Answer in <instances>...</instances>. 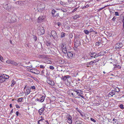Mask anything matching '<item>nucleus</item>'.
I'll return each mask as SVG.
<instances>
[{
	"label": "nucleus",
	"instance_id": "4468645a",
	"mask_svg": "<svg viewBox=\"0 0 124 124\" xmlns=\"http://www.w3.org/2000/svg\"><path fill=\"white\" fill-rule=\"evenodd\" d=\"M74 91L77 93V94L78 96H79L81 94H82V91L80 90H74Z\"/></svg>",
	"mask_w": 124,
	"mask_h": 124
},
{
	"label": "nucleus",
	"instance_id": "79ce46f5",
	"mask_svg": "<svg viewBox=\"0 0 124 124\" xmlns=\"http://www.w3.org/2000/svg\"><path fill=\"white\" fill-rule=\"evenodd\" d=\"M60 4L62 5H64L65 4V3L63 2L62 1H60Z\"/></svg>",
	"mask_w": 124,
	"mask_h": 124
},
{
	"label": "nucleus",
	"instance_id": "a211bd4d",
	"mask_svg": "<svg viewBox=\"0 0 124 124\" xmlns=\"http://www.w3.org/2000/svg\"><path fill=\"white\" fill-rule=\"evenodd\" d=\"M56 12V11L54 9H53L52 10L51 13L52 16L54 17H56V16H55V15L54 14Z\"/></svg>",
	"mask_w": 124,
	"mask_h": 124
},
{
	"label": "nucleus",
	"instance_id": "de8ad7c7",
	"mask_svg": "<svg viewBox=\"0 0 124 124\" xmlns=\"http://www.w3.org/2000/svg\"><path fill=\"white\" fill-rule=\"evenodd\" d=\"M91 120L94 122H96V121L94 119H93V118H91Z\"/></svg>",
	"mask_w": 124,
	"mask_h": 124
},
{
	"label": "nucleus",
	"instance_id": "72a5a7b5",
	"mask_svg": "<svg viewBox=\"0 0 124 124\" xmlns=\"http://www.w3.org/2000/svg\"><path fill=\"white\" fill-rule=\"evenodd\" d=\"M75 123L76 124H79L80 123V121L79 120H77L75 121Z\"/></svg>",
	"mask_w": 124,
	"mask_h": 124
},
{
	"label": "nucleus",
	"instance_id": "a878e982",
	"mask_svg": "<svg viewBox=\"0 0 124 124\" xmlns=\"http://www.w3.org/2000/svg\"><path fill=\"white\" fill-rule=\"evenodd\" d=\"M103 53H102V52H101L97 54H96V57H97L100 56L102 55H103Z\"/></svg>",
	"mask_w": 124,
	"mask_h": 124
},
{
	"label": "nucleus",
	"instance_id": "39448f33",
	"mask_svg": "<svg viewBox=\"0 0 124 124\" xmlns=\"http://www.w3.org/2000/svg\"><path fill=\"white\" fill-rule=\"evenodd\" d=\"M16 16L15 15H14L13 17H11V16H10V17L9 18L8 22L9 23H14L16 22Z\"/></svg>",
	"mask_w": 124,
	"mask_h": 124
},
{
	"label": "nucleus",
	"instance_id": "9d476101",
	"mask_svg": "<svg viewBox=\"0 0 124 124\" xmlns=\"http://www.w3.org/2000/svg\"><path fill=\"white\" fill-rule=\"evenodd\" d=\"M74 54H73V52H68V56L70 58H73V56H74Z\"/></svg>",
	"mask_w": 124,
	"mask_h": 124
},
{
	"label": "nucleus",
	"instance_id": "4d7b16f0",
	"mask_svg": "<svg viewBox=\"0 0 124 124\" xmlns=\"http://www.w3.org/2000/svg\"><path fill=\"white\" fill-rule=\"evenodd\" d=\"M116 19V18H115V17H114L112 18V20L113 21H115V19Z\"/></svg>",
	"mask_w": 124,
	"mask_h": 124
},
{
	"label": "nucleus",
	"instance_id": "7c9ffc66",
	"mask_svg": "<svg viewBox=\"0 0 124 124\" xmlns=\"http://www.w3.org/2000/svg\"><path fill=\"white\" fill-rule=\"evenodd\" d=\"M114 90L115 91V93L116 92H118L120 91L119 89L118 88H115V90Z\"/></svg>",
	"mask_w": 124,
	"mask_h": 124
},
{
	"label": "nucleus",
	"instance_id": "9b49d317",
	"mask_svg": "<svg viewBox=\"0 0 124 124\" xmlns=\"http://www.w3.org/2000/svg\"><path fill=\"white\" fill-rule=\"evenodd\" d=\"M123 46V44L121 42L117 43L116 45V48L117 49H120Z\"/></svg>",
	"mask_w": 124,
	"mask_h": 124
},
{
	"label": "nucleus",
	"instance_id": "58836bf2",
	"mask_svg": "<svg viewBox=\"0 0 124 124\" xmlns=\"http://www.w3.org/2000/svg\"><path fill=\"white\" fill-rule=\"evenodd\" d=\"M23 99V98L22 97L19 98L18 100V101L19 102H21Z\"/></svg>",
	"mask_w": 124,
	"mask_h": 124
},
{
	"label": "nucleus",
	"instance_id": "e2e57ef3",
	"mask_svg": "<svg viewBox=\"0 0 124 124\" xmlns=\"http://www.w3.org/2000/svg\"><path fill=\"white\" fill-rule=\"evenodd\" d=\"M55 16H56V17L59 16V14L58 13H57L56 14V15H55Z\"/></svg>",
	"mask_w": 124,
	"mask_h": 124
},
{
	"label": "nucleus",
	"instance_id": "ddd939ff",
	"mask_svg": "<svg viewBox=\"0 0 124 124\" xmlns=\"http://www.w3.org/2000/svg\"><path fill=\"white\" fill-rule=\"evenodd\" d=\"M25 1H18L16 2V3L21 6H23L24 5Z\"/></svg>",
	"mask_w": 124,
	"mask_h": 124
},
{
	"label": "nucleus",
	"instance_id": "0eeeda50",
	"mask_svg": "<svg viewBox=\"0 0 124 124\" xmlns=\"http://www.w3.org/2000/svg\"><path fill=\"white\" fill-rule=\"evenodd\" d=\"M66 117L68 119L67 122L68 123L70 124H71L72 123V119L71 116L68 114L67 115Z\"/></svg>",
	"mask_w": 124,
	"mask_h": 124
},
{
	"label": "nucleus",
	"instance_id": "aec40b11",
	"mask_svg": "<svg viewBox=\"0 0 124 124\" xmlns=\"http://www.w3.org/2000/svg\"><path fill=\"white\" fill-rule=\"evenodd\" d=\"M90 56L91 57H93L95 56L94 58L96 57V54L95 53H92L91 54H90Z\"/></svg>",
	"mask_w": 124,
	"mask_h": 124
},
{
	"label": "nucleus",
	"instance_id": "bf43d9fd",
	"mask_svg": "<svg viewBox=\"0 0 124 124\" xmlns=\"http://www.w3.org/2000/svg\"><path fill=\"white\" fill-rule=\"evenodd\" d=\"M79 96L83 99L84 98V96L82 95H80Z\"/></svg>",
	"mask_w": 124,
	"mask_h": 124
},
{
	"label": "nucleus",
	"instance_id": "09e8293b",
	"mask_svg": "<svg viewBox=\"0 0 124 124\" xmlns=\"http://www.w3.org/2000/svg\"><path fill=\"white\" fill-rule=\"evenodd\" d=\"M93 29L92 28H91L90 29L89 31L90 32H93Z\"/></svg>",
	"mask_w": 124,
	"mask_h": 124
},
{
	"label": "nucleus",
	"instance_id": "774afa93",
	"mask_svg": "<svg viewBox=\"0 0 124 124\" xmlns=\"http://www.w3.org/2000/svg\"><path fill=\"white\" fill-rule=\"evenodd\" d=\"M122 22H124V16L123 17Z\"/></svg>",
	"mask_w": 124,
	"mask_h": 124
},
{
	"label": "nucleus",
	"instance_id": "e433bc0d",
	"mask_svg": "<svg viewBox=\"0 0 124 124\" xmlns=\"http://www.w3.org/2000/svg\"><path fill=\"white\" fill-rule=\"evenodd\" d=\"M119 107L122 109H123L124 108L123 105L122 104H120L119 106Z\"/></svg>",
	"mask_w": 124,
	"mask_h": 124
},
{
	"label": "nucleus",
	"instance_id": "dca6fc26",
	"mask_svg": "<svg viewBox=\"0 0 124 124\" xmlns=\"http://www.w3.org/2000/svg\"><path fill=\"white\" fill-rule=\"evenodd\" d=\"M38 57L39 58H46V55L44 54H39L38 55Z\"/></svg>",
	"mask_w": 124,
	"mask_h": 124
},
{
	"label": "nucleus",
	"instance_id": "2eb2a0df",
	"mask_svg": "<svg viewBox=\"0 0 124 124\" xmlns=\"http://www.w3.org/2000/svg\"><path fill=\"white\" fill-rule=\"evenodd\" d=\"M62 52L65 54L67 53V50L65 47H64V45L62 46Z\"/></svg>",
	"mask_w": 124,
	"mask_h": 124
},
{
	"label": "nucleus",
	"instance_id": "052dcab7",
	"mask_svg": "<svg viewBox=\"0 0 124 124\" xmlns=\"http://www.w3.org/2000/svg\"><path fill=\"white\" fill-rule=\"evenodd\" d=\"M36 101H39V102H40V99H37L36 100Z\"/></svg>",
	"mask_w": 124,
	"mask_h": 124
},
{
	"label": "nucleus",
	"instance_id": "f257e3e1",
	"mask_svg": "<svg viewBox=\"0 0 124 124\" xmlns=\"http://www.w3.org/2000/svg\"><path fill=\"white\" fill-rule=\"evenodd\" d=\"M9 76L6 74H2L0 76V83H2L8 79Z\"/></svg>",
	"mask_w": 124,
	"mask_h": 124
},
{
	"label": "nucleus",
	"instance_id": "37998d69",
	"mask_svg": "<svg viewBox=\"0 0 124 124\" xmlns=\"http://www.w3.org/2000/svg\"><path fill=\"white\" fill-rule=\"evenodd\" d=\"M80 114L82 117H83L84 116V114L83 112H82Z\"/></svg>",
	"mask_w": 124,
	"mask_h": 124
},
{
	"label": "nucleus",
	"instance_id": "603ef678",
	"mask_svg": "<svg viewBox=\"0 0 124 124\" xmlns=\"http://www.w3.org/2000/svg\"><path fill=\"white\" fill-rule=\"evenodd\" d=\"M82 59L83 60H85L86 61H87V59L85 57H83L82 58Z\"/></svg>",
	"mask_w": 124,
	"mask_h": 124
},
{
	"label": "nucleus",
	"instance_id": "4c0bfd02",
	"mask_svg": "<svg viewBox=\"0 0 124 124\" xmlns=\"http://www.w3.org/2000/svg\"><path fill=\"white\" fill-rule=\"evenodd\" d=\"M41 119L38 120V122H40V121H42V120H44V117H43L42 116H41Z\"/></svg>",
	"mask_w": 124,
	"mask_h": 124
},
{
	"label": "nucleus",
	"instance_id": "5fc2aeb1",
	"mask_svg": "<svg viewBox=\"0 0 124 124\" xmlns=\"http://www.w3.org/2000/svg\"><path fill=\"white\" fill-rule=\"evenodd\" d=\"M57 25L59 26H60L61 25V24L60 22H58L57 23Z\"/></svg>",
	"mask_w": 124,
	"mask_h": 124
},
{
	"label": "nucleus",
	"instance_id": "393cba45",
	"mask_svg": "<svg viewBox=\"0 0 124 124\" xmlns=\"http://www.w3.org/2000/svg\"><path fill=\"white\" fill-rule=\"evenodd\" d=\"M11 83L12 84L11 85V87H13L14 86V85L16 84V82L14 79H13L11 81Z\"/></svg>",
	"mask_w": 124,
	"mask_h": 124
},
{
	"label": "nucleus",
	"instance_id": "1a4fd4ad",
	"mask_svg": "<svg viewBox=\"0 0 124 124\" xmlns=\"http://www.w3.org/2000/svg\"><path fill=\"white\" fill-rule=\"evenodd\" d=\"M45 18V16H40L38 17V23H40L42 22L43 20Z\"/></svg>",
	"mask_w": 124,
	"mask_h": 124
},
{
	"label": "nucleus",
	"instance_id": "6ab92c4d",
	"mask_svg": "<svg viewBox=\"0 0 124 124\" xmlns=\"http://www.w3.org/2000/svg\"><path fill=\"white\" fill-rule=\"evenodd\" d=\"M45 98V97L44 96H42L40 99V102H42L44 101Z\"/></svg>",
	"mask_w": 124,
	"mask_h": 124
},
{
	"label": "nucleus",
	"instance_id": "69168bd1",
	"mask_svg": "<svg viewBox=\"0 0 124 124\" xmlns=\"http://www.w3.org/2000/svg\"><path fill=\"white\" fill-rule=\"evenodd\" d=\"M123 23V28H124V22H122Z\"/></svg>",
	"mask_w": 124,
	"mask_h": 124
},
{
	"label": "nucleus",
	"instance_id": "7ed1b4c3",
	"mask_svg": "<svg viewBox=\"0 0 124 124\" xmlns=\"http://www.w3.org/2000/svg\"><path fill=\"white\" fill-rule=\"evenodd\" d=\"M45 6L43 4H38L37 7L38 11L39 12H41L44 10Z\"/></svg>",
	"mask_w": 124,
	"mask_h": 124
},
{
	"label": "nucleus",
	"instance_id": "cd10ccee",
	"mask_svg": "<svg viewBox=\"0 0 124 124\" xmlns=\"http://www.w3.org/2000/svg\"><path fill=\"white\" fill-rule=\"evenodd\" d=\"M65 35L66 34L65 33L63 32H62L61 33V38H62L64 37Z\"/></svg>",
	"mask_w": 124,
	"mask_h": 124
},
{
	"label": "nucleus",
	"instance_id": "c03bdc74",
	"mask_svg": "<svg viewBox=\"0 0 124 124\" xmlns=\"http://www.w3.org/2000/svg\"><path fill=\"white\" fill-rule=\"evenodd\" d=\"M78 8H75L74 9H73V10L72 11V12H75V11H76V10H77V9Z\"/></svg>",
	"mask_w": 124,
	"mask_h": 124
},
{
	"label": "nucleus",
	"instance_id": "473e14b6",
	"mask_svg": "<svg viewBox=\"0 0 124 124\" xmlns=\"http://www.w3.org/2000/svg\"><path fill=\"white\" fill-rule=\"evenodd\" d=\"M116 68H118L119 69L121 67L119 65H115V67L114 68V69H116Z\"/></svg>",
	"mask_w": 124,
	"mask_h": 124
},
{
	"label": "nucleus",
	"instance_id": "f8f14e48",
	"mask_svg": "<svg viewBox=\"0 0 124 124\" xmlns=\"http://www.w3.org/2000/svg\"><path fill=\"white\" fill-rule=\"evenodd\" d=\"M74 46L75 47H77L80 45V42L77 39H75L74 41Z\"/></svg>",
	"mask_w": 124,
	"mask_h": 124
},
{
	"label": "nucleus",
	"instance_id": "5701e85b",
	"mask_svg": "<svg viewBox=\"0 0 124 124\" xmlns=\"http://www.w3.org/2000/svg\"><path fill=\"white\" fill-rule=\"evenodd\" d=\"M112 122L114 124H117V120L116 119L114 118L112 121Z\"/></svg>",
	"mask_w": 124,
	"mask_h": 124
},
{
	"label": "nucleus",
	"instance_id": "4be33fe9",
	"mask_svg": "<svg viewBox=\"0 0 124 124\" xmlns=\"http://www.w3.org/2000/svg\"><path fill=\"white\" fill-rule=\"evenodd\" d=\"M10 61V64L15 66H17V63L14 61L11 60Z\"/></svg>",
	"mask_w": 124,
	"mask_h": 124
},
{
	"label": "nucleus",
	"instance_id": "b1692460",
	"mask_svg": "<svg viewBox=\"0 0 124 124\" xmlns=\"http://www.w3.org/2000/svg\"><path fill=\"white\" fill-rule=\"evenodd\" d=\"M98 61L99 60H94L93 61H91L89 62V64L90 65H92L93 63H95Z\"/></svg>",
	"mask_w": 124,
	"mask_h": 124
},
{
	"label": "nucleus",
	"instance_id": "c9c22d12",
	"mask_svg": "<svg viewBox=\"0 0 124 124\" xmlns=\"http://www.w3.org/2000/svg\"><path fill=\"white\" fill-rule=\"evenodd\" d=\"M29 87L30 88L31 90V89L32 90H34L35 88V86L34 85L31 86L30 87Z\"/></svg>",
	"mask_w": 124,
	"mask_h": 124
},
{
	"label": "nucleus",
	"instance_id": "2f4dec72",
	"mask_svg": "<svg viewBox=\"0 0 124 124\" xmlns=\"http://www.w3.org/2000/svg\"><path fill=\"white\" fill-rule=\"evenodd\" d=\"M79 16L78 15H76L73 16V18L74 19H75L79 17Z\"/></svg>",
	"mask_w": 124,
	"mask_h": 124
},
{
	"label": "nucleus",
	"instance_id": "f3484780",
	"mask_svg": "<svg viewBox=\"0 0 124 124\" xmlns=\"http://www.w3.org/2000/svg\"><path fill=\"white\" fill-rule=\"evenodd\" d=\"M115 91H114V90H112L109 93V95H110L111 97H112L115 94Z\"/></svg>",
	"mask_w": 124,
	"mask_h": 124
},
{
	"label": "nucleus",
	"instance_id": "8fccbe9b",
	"mask_svg": "<svg viewBox=\"0 0 124 124\" xmlns=\"http://www.w3.org/2000/svg\"><path fill=\"white\" fill-rule=\"evenodd\" d=\"M16 106L17 108H20V106L18 104H16Z\"/></svg>",
	"mask_w": 124,
	"mask_h": 124
},
{
	"label": "nucleus",
	"instance_id": "0e129e2a",
	"mask_svg": "<svg viewBox=\"0 0 124 124\" xmlns=\"http://www.w3.org/2000/svg\"><path fill=\"white\" fill-rule=\"evenodd\" d=\"M89 6V5H86L85 6V8H87Z\"/></svg>",
	"mask_w": 124,
	"mask_h": 124
},
{
	"label": "nucleus",
	"instance_id": "c85d7f7f",
	"mask_svg": "<svg viewBox=\"0 0 124 124\" xmlns=\"http://www.w3.org/2000/svg\"><path fill=\"white\" fill-rule=\"evenodd\" d=\"M84 32L86 34L88 35L89 34V31L87 30H84Z\"/></svg>",
	"mask_w": 124,
	"mask_h": 124
},
{
	"label": "nucleus",
	"instance_id": "338daca9",
	"mask_svg": "<svg viewBox=\"0 0 124 124\" xmlns=\"http://www.w3.org/2000/svg\"><path fill=\"white\" fill-rule=\"evenodd\" d=\"M102 10V9H101V8H99L98 9V11H100L101 10Z\"/></svg>",
	"mask_w": 124,
	"mask_h": 124
},
{
	"label": "nucleus",
	"instance_id": "a19ab883",
	"mask_svg": "<svg viewBox=\"0 0 124 124\" xmlns=\"http://www.w3.org/2000/svg\"><path fill=\"white\" fill-rule=\"evenodd\" d=\"M115 15L116 16H119L118 13L117 12H115Z\"/></svg>",
	"mask_w": 124,
	"mask_h": 124
},
{
	"label": "nucleus",
	"instance_id": "13d9d810",
	"mask_svg": "<svg viewBox=\"0 0 124 124\" xmlns=\"http://www.w3.org/2000/svg\"><path fill=\"white\" fill-rule=\"evenodd\" d=\"M77 111L80 114L81 112H82L81 110H78Z\"/></svg>",
	"mask_w": 124,
	"mask_h": 124
},
{
	"label": "nucleus",
	"instance_id": "3c124183",
	"mask_svg": "<svg viewBox=\"0 0 124 124\" xmlns=\"http://www.w3.org/2000/svg\"><path fill=\"white\" fill-rule=\"evenodd\" d=\"M45 70H42L41 71V73L42 74H43L44 73Z\"/></svg>",
	"mask_w": 124,
	"mask_h": 124
},
{
	"label": "nucleus",
	"instance_id": "bb28decb",
	"mask_svg": "<svg viewBox=\"0 0 124 124\" xmlns=\"http://www.w3.org/2000/svg\"><path fill=\"white\" fill-rule=\"evenodd\" d=\"M69 77V76L67 75L64 76L63 78L62 79L64 81L66 80L67 78Z\"/></svg>",
	"mask_w": 124,
	"mask_h": 124
},
{
	"label": "nucleus",
	"instance_id": "f704fd0d",
	"mask_svg": "<svg viewBox=\"0 0 124 124\" xmlns=\"http://www.w3.org/2000/svg\"><path fill=\"white\" fill-rule=\"evenodd\" d=\"M45 65H39V67L40 68L44 69L45 68Z\"/></svg>",
	"mask_w": 124,
	"mask_h": 124
},
{
	"label": "nucleus",
	"instance_id": "6e6d98bb",
	"mask_svg": "<svg viewBox=\"0 0 124 124\" xmlns=\"http://www.w3.org/2000/svg\"><path fill=\"white\" fill-rule=\"evenodd\" d=\"M96 45L99 46L100 45V43L99 42H97L96 43Z\"/></svg>",
	"mask_w": 124,
	"mask_h": 124
},
{
	"label": "nucleus",
	"instance_id": "f03ea898",
	"mask_svg": "<svg viewBox=\"0 0 124 124\" xmlns=\"http://www.w3.org/2000/svg\"><path fill=\"white\" fill-rule=\"evenodd\" d=\"M27 85H26L25 86L24 88V89L25 90L24 91L25 95H27L29 94L31 92L30 88L29 87H27Z\"/></svg>",
	"mask_w": 124,
	"mask_h": 124
},
{
	"label": "nucleus",
	"instance_id": "ea45409f",
	"mask_svg": "<svg viewBox=\"0 0 124 124\" xmlns=\"http://www.w3.org/2000/svg\"><path fill=\"white\" fill-rule=\"evenodd\" d=\"M11 60H8L6 61V62L8 64H10Z\"/></svg>",
	"mask_w": 124,
	"mask_h": 124
},
{
	"label": "nucleus",
	"instance_id": "6e6552de",
	"mask_svg": "<svg viewBox=\"0 0 124 124\" xmlns=\"http://www.w3.org/2000/svg\"><path fill=\"white\" fill-rule=\"evenodd\" d=\"M50 36L53 37L54 39L56 38L57 35L56 31L54 30L52 31L51 32Z\"/></svg>",
	"mask_w": 124,
	"mask_h": 124
},
{
	"label": "nucleus",
	"instance_id": "a18cd8bd",
	"mask_svg": "<svg viewBox=\"0 0 124 124\" xmlns=\"http://www.w3.org/2000/svg\"><path fill=\"white\" fill-rule=\"evenodd\" d=\"M3 60V58L2 57L0 54V60L2 62V60Z\"/></svg>",
	"mask_w": 124,
	"mask_h": 124
},
{
	"label": "nucleus",
	"instance_id": "423d86ee",
	"mask_svg": "<svg viewBox=\"0 0 124 124\" xmlns=\"http://www.w3.org/2000/svg\"><path fill=\"white\" fill-rule=\"evenodd\" d=\"M38 29L40 32V34L43 35L44 34L45 31L43 27L42 26H39L38 27Z\"/></svg>",
	"mask_w": 124,
	"mask_h": 124
},
{
	"label": "nucleus",
	"instance_id": "864d4df0",
	"mask_svg": "<svg viewBox=\"0 0 124 124\" xmlns=\"http://www.w3.org/2000/svg\"><path fill=\"white\" fill-rule=\"evenodd\" d=\"M16 115L17 116H19V113L18 111H17L16 112Z\"/></svg>",
	"mask_w": 124,
	"mask_h": 124
},
{
	"label": "nucleus",
	"instance_id": "412c9836",
	"mask_svg": "<svg viewBox=\"0 0 124 124\" xmlns=\"http://www.w3.org/2000/svg\"><path fill=\"white\" fill-rule=\"evenodd\" d=\"M44 111V108H41L39 110V112L40 115H41Z\"/></svg>",
	"mask_w": 124,
	"mask_h": 124
},
{
	"label": "nucleus",
	"instance_id": "c756f323",
	"mask_svg": "<svg viewBox=\"0 0 124 124\" xmlns=\"http://www.w3.org/2000/svg\"><path fill=\"white\" fill-rule=\"evenodd\" d=\"M46 44L47 46H49L50 45L51 43L49 41H46Z\"/></svg>",
	"mask_w": 124,
	"mask_h": 124
},
{
	"label": "nucleus",
	"instance_id": "680f3d73",
	"mask_svg": "<svg viewBox=\"0 0 124 124\" xmlns=\"http://www.w3.org/2000/svg\"><path fill=\"white\" fill-rule=\"evenodd\" d=\"M45 122H46V123H45V124H49L47 121L46 120L45 121Z\"/></svg>",
	"mask_w": 124,
	"mask_h": 124
},
{
	"label": "nucleus",
	"instance_id": "49530a36",
	"mask_svg": "<svg viewBox=\"0 0 124 124\" xmlns=\"http://www.w3.org/2000/svg\"><path fill=\"white\" fill-rule=\"evenodd\" d=\"M49 68L50 69H52V70H53L54 69V67L53 66H50L49 67Z\"/></svg>",
	"mask_w": 124,
	"mask_h": 124
},
{
	"label": "nucleus",
	"instance_id": "20e7f679",
	"mask_svg": "<svg viewBox=\"0 0 124 124\" xmlns=\"http://www.w3.org/2000/svg\"><path fill=\"white\" fill-rule=\"evenodd\" d=\"M46 82L48 84L52 86L54 85L55 84L54 82L48 77H47Z\"/></svg>",
	"mask_w": 124,
	"mask_h": 124
}]
</instances>
